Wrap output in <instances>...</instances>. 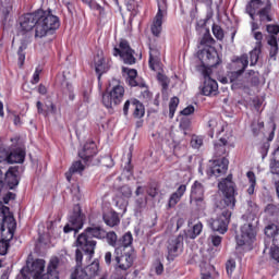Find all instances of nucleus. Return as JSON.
Masks as SVG:
<instances>
[{"instance_id": "nucleus-1", "label": "nucleus", "mask_w": 279, "mask_h": 279, "mask_svg": "<svg viewBox=\"0 0 279 279\" xmlns=\"http://www.w3.org/2000/svg\"><path fill=\"white\" fill-rule=\"evenodd\" d=\"M94 239H106V231L101 229V227H90L85 230L84 233L80 234L76 239V263L77 265H82V251L85 254H89L93 256L95 254V247L97 242ZM82 250V251H80Z\"/></svg>"}, {"instance_id": "nucleus-2", "label": "nucleus", "mask_w": 279, "mask_h": 279, "mask_svg": "<svg viewBox=\"0 0 279 279\" xmlns=\"http://www.w3.org/2000/svg\"><path fill=\"white\" fill-rule=\"evenodd\" d=\"M0 217L4 219V229L0 233V255L5 256L8 254V247H10V241L14 239V231L16 230V220L12 214H10V208L0 203Z\"/></svg>"}, {"instance_id": "nucleus-3", "label": "nucleus", "mask_w": 279, "mask_h": 279, "mask_svg": "<svg viewBox=\"0 0 279 279\" xmlns=\"http://www.w3.org/2000/svg\"><path fill=\"white\" fill-rule=\"evenodd\" d=\"M244 223L240 232L235 236L236 245L243 247V245L250 246L253 241H256V226L258 223V217L256 214H247L243 216Z\"/></svg>"}, {"instance_id": "nucleus-4", "label": "nucleus", "mask_w": 279, "mask_h": 279, "mask_svg": "<svg viewBox=\"0 0 279 279\" xmlns=\"http://www.w3.org/2000/svg\"><path fill=\"white\" fill-rule=\"evenodd\" d=\"M60 27V20L50 12L41 10L35 24V38H45Z\"/></svg>"}, {"instance_id": "nucleus-5", "label": "nucleus", "mask_w": 279, "mask_h": 279, "mask_svg": "<svg viewBox=\"0 0 279 279\" xmlns=\"http://www.w3.org/2000/svg\"><path fill=\"white\" fill-rule=\"evenodd\" d=\"M58 267H60V259L52 257L49 262L47 274L43 276L45 271V259H37L32 263L29 271L33 279H60L58 276Z\"/></svg>"}, {"instance_id": "nucleus-6", "label": "nucleus", "mask_w": 279, "mask_h": 279, "mask_svg": "<svg viewBox=\"0 0 279 279\" xmlns=\"http://www.w3.org/2000/svg\"><path fill=\"white\" fill-rule=\"evenodd\" d=\"M190 202L198 211L206 210V201H204V184L198 181L194 182L191 189Z\"/></svg>"}, {"instance_id": "nucleus-7", "label": "nucleus", "mask_w": 279, "mask_h": 279, "mask_svg": "<svg viewBox=\"0 0 279 279\" xmlns=\"http://www.w3.org/2000/svg\"><path fill=\"white\" fill-rule=\"evenodd\" d=\"M219 191L225 195V204L228 208H234L236 199L234 198V182H232V177H228L218 184Z\"/></svg>"}, {"instance_id": "nucleus-8", "label": "nucleus", "mask_w": 279, "mask_h": 279, "mask_svg": "<svg viewBox=\"0 0 279 279\" xmlns=\"http://www.w3.org/2000/svg\"><path fill=\"white\" fill-rule=\"evenodd\" d=\"M210 73H213L211 69H208V68L202 69V75L204 77V85L202 88V93L206 97H215V95L219 93V85L217 84V81L210 77Z\"/></svg>"}, {"instance_id": "nucleus-9", "label": "nucleus", "mask_w": 279, "mask_h": 279, "mask_svg": "<svg viewBox=\"0 0 279 279\" xmlns=\"http://www.w3.org/2000/svg\"><path fill=\"white\" fill-rule=\"evenodd\" d=\"M125 89L121 85L113 86L112 90L104 94L102 104L106 108H114V106H119L121 104V99H123V95Z\"/></svg>"}, {"instance_id": "nucleus-10", "label": "nucleus", "mask_w": 279, "mask_h": 279, "mask_svg": "<svg viewBox=\"0 0 279 279\" xmlns=\"http://www.w3.org/2000/svg\"><path fill=\"white\" fill-rule=\"evenodd\" d=\"M199 58L203 62V66H201V73L203 69H210L219 64V53H217V50H215L214 47L203 49L199 53Z\"/></svg>"}, {"instance_id": "nucleus-11", "label": "nucleus", "mask_w": 279, "mask_h": 279, "mask_svg": "<svg viewBox=\"0 0 279 279\" xmlns=\"http://www.w3.org/2000/svg\"><path fill=\"white\" fill-rule=\"evenodd\" d=\"M232 211L223 209L218 218L210 222L211 230L219 232L220 234H226V232H228V223H230Z\"/></svg>"}, {"instance_id": "nucleus-12", "label": "nucleus", "mask_w": 279, "mask_h": 279, "mask_svg": "<svg viewBox=\"0 0 279 279\" xmlns=\"http://www.w3.org/2000/svg\"><path fill=\"white\" fill-rule=\"evenodd\" d=\"M167 250L168 258H170V260H173L175 256H180V254H182V251L184 250V235L179 234L170 238L168 240Z\"/></svg>"}, {"instance_id": "nucleus-13", "label": "nucleus", "mask_w": 279, "mask_h": 279, "mask_svg": "<svg viewBox=\"0 0 279 279\" xmlns=\"http://www.w3.org/2000/svg\"><path fill=\"white\" fill-rule=\"evenodd\" d=\"M113 56H120L124 64H134L136 58H134V50L130 48V44L126 40H121L119 48L113 49Z\"/></svg>"}, {"instance_id": "nucleus-14", "label": "nucleus", "mask_w": 279, "mask_h": 279, "mask_svg": "<svg viewBox=\"0 0 279 279\" xmlns=\"http://www.w3.org/2000/svg\"><path fill=\"white\" fill-rule=\"evenodd\" d=\"M114 254V260L120 269L125 271L132 267L134 259L132 258L130 252L125 251V247H116Z\"/></svg>"}, {"instance_id": "nucleus-15", "label": "nucleus", "mask_w": 279, "mask_h": 279, "mask_svg": "<svg viewBox=\"0 0 279 279\" xmlns=\"http://www.w3.org/2000/svg\"><path fill=\"white\" fill-rule=\"evenodd\" d=\"M229 161L227 158L214 160L208 162L207 175H215V178H219L223 175L226 171H228Z\"/></svg>"}, {"instance_id": "nucleus-16", "label": "nucleus", "mask_w": 279, "mask_h": 279, "mask_svg": "<svg viewBox=\"0 0 279 279\" xmlns=\"http://www.w3.org/2000/svg\"><path fill=\"white\" fill-rule=\"evenodd\" d=\"M40 11L38 10L35 13H27L20 17V27L22 32H32L36 27V23L40 16Z\"/></svg>"}, {"instance_id": "nucleus-17", "label": "nucleus", "mask_w": 279, "mask_h": 279, "mask_svg": "<svg viewBox=\"0 0 279 279\" xmlns=\"http://www.w3.org/2000/svg\"><path fill=\"white\" fill-rule=\"evenodd\" d=\"M165 16H167V7H165V2H159L158 12L151 25L154 36H160V32H162V19H165Z\"/></svg>"}, {"instance_id": "nucleus-18", "label": "nucleus", "mask_w": 279, "mask_h": 279, "mask_svg": "<svg viewBox=\"0 0 279 279\" xmlns=\"http://www.w3.org/2000/svg\"><path fill=\"white\" fill-rule=\"evenodd\" d=\"M130 109L133 110V117H135V119H142V117H145V107L143 104H141V101L136 99L128 100L123 107V112L125 116H128V111Z\"/></svg>"}, {"instance_id": "nucleus-19", "label": "nucleus", "mask_w": 279, "mask_h": 279, "mask_svg": "<svg viewBox=\"0 0 279 279\" xmlns=\"http://www.w3.org/2000/svg\"><path fill=\"white\" fill-rule=\"evenodd\" d=\"M84 226V216L80 214V211L75 213L74 215L70 216L69 222L63 228V232H77V230H82V227Z\"/></svg>"}, {"instance_id": "nucleus-20", "label": "nucleus", "mask_w": 279, "mask_h": 279, "mask_svg": "<svg viewBox=\"0 0 279 279\" xmlns=\"http://www.w3.org/2000/svg\"><path fill=\"white\" fill-rule=\"evenodd\" d=\"M148 62L151 71H156V73L162 71V62H160V51L158 49L150 48Z\"/></svg>"}, {"instance_id": "nucleus-21", "label": "nucleus", "mask_w": 279, "mask_h": 279, "mask_svg": "<svg viewBox=\"0 0 279 279\" xmlns=\"http://www.w3.org/2000/svg\"><path fill=\"white\" fill-rule=\"evenodd\" d=\"M94 66L96 69V73L99 74V77H101L102 73H106V71H108L109 65L108 62H106V58L104 57L102 51H98L97 54L94 57Z\"/></svg>"}, {"instance_id": "nucleus-22", "label": "nucleus", "mask_w": 279, "mask_h": 279, "mask_svg": "<svg viewBox=\"0 0 279 279\" xmlns=\"http://www.w3.org/2000/svg\"><path fill=\"white\" fill-rule=\"evenodd\" d=\"M96 155L97 145H95V142L86 143L83 149L78 153L80 158H82L83 160H90V158Z\"/></svg>"}, {"instance_id": "nucleus-23", "label": "nucleus", "mask_w": 279, "mask_h": 279, "mask_svg": "<svg viewBox=\"0 0 279 279\" xmlns=\"http://www.w3.org/2000/svg\"><path fill=\"white\" fill-rule=\"evenodd\" d=\"M186 193V185L182 184L180 185L174 193L171 194L169 202H168V208H175V205L182 199L184 194Z\"/></svg>"}, {"instance_id": "nucleus-24", "label": "nucleus", "mask_w": 279, "mask_h": 279, "mask_svg": "<svg viewBox=\"0 0 279 279\" xmlns=\"http://www.w3.org/2000/svg\"><path fill=\"white\" fill-rule=\"evenodd\" d=\"M25 160V150L23 148H17L13 150L10 155H7V162L11 165L21 163Z\"/></svg>"}, {"instance_id": "nucleus-25", "label": "nucleus", "mask_w": 279, "mask_h": 279, "mask_svg": "<svg viewBox=\"0 0 279 279\" xmlns=\"http://www.w3.org/2000/svg\"><path fill=\"white\" fill-rule=\"evenodd\" d=\"M122 73L124 77H126L129 86H138V83H136V76L138 75V72H136V70L123 68Z\"/></svg>"}, {"instance_id": "nucleus-26", "label": "nucleus", "mask_w": 279, "mask_h": 279, "mask_svg": "<svg viewBox=\"0 0 279 279\" xmlns=\"http://www.w3.org/2000/svg\"><path fill=\"white\" fill-rule=\"evenodd\" d=\"M234 66H238V70L233 72V75H241L245 69H247V64H250V60L246 54L241 56L233 62Z\"/></svg>"}, {"instance_id": "nucleus-27", "label": "nucleus", "mask_w": 279, "mask_h": 279, "mask_svg": "<svg viewBox=\"0 0 279 279\" xmlns=\"http://www.w3.org/2000/svg\"><path fill=\"white\" fill-rule=\"evenodd\" d=\"M260 8H263V1L260 0H251L246 5V13L250 15L252 21H254V14H256Z\"/></svg>"}, {"instance_id": "nucleus-28", "label": "nucleus", "mask_w": 279, "mask_h": 279, "mask_svg": "<svg viewBox=\"0 0 279 279\" xmlns=\"http://www.w3.org/2000/svg\"><path fill=\"white\" fill-rule=\"evenodd\" d=\"M12 10H13L12 0H0V13L2 14V16H4V19H7L8 16H10V14H12Z\"/></svg>"}, {"instance_id": "nucleus-29", "label": "nucleus", "mask_w": 279, "mask_h": 279, "mask_svg": "<svg viewBox=\"0 0 279 279\" xmlns=\"http://www.w3.org/2000/svg\"><path fill=\"white\" fill-rule=\"evenodd\" d=\"M226 134H220V143H222L223 146L226 145H234V136H232V130L228 128V125L225 126Z\"/></svg>"}, {"instance_id": "nucleus-30", "label": "nucleus", "mask_w": 279, "mask_h": 279, "mask_svg": "<svg viewBox=\"0 0 279 279\" xmlns=\"http://www.w3.org/2000/svg\"><path fill=\"white\" fill-rule=\"evenodd\" d=\"M132 241H134V238H132L131 232H128L118 241L117 247H124V251L128 252V247L132 245Z\"/></svg>"}, {"instance_id": "nucleus-31", "label": "nucleus", "mask_w": 279, "mask_h": 279, "mask_svg": "<svg viewBox=\"0 0 279 279\" xmlns=\"http://www.w3.org/2000/svg\"><path fill=\"white\" fill-rule=\"evenodd\" d=\"M83 170L84 166L82 165V161H75L65 173L68 182H71V175H73V173H82Z\"/></svg>"}, {"instance_id": "nucleus-32", "label": "nucleus", "mask_w": 279, "mask_h": 279, "mask_svg": "<svg viewBox=\"0 0 279 279\" xmlns=\"http://www.w3.org/2000/svg\"><path fill=\"white\" fill-rule=\"evenodd\" d=\"M208 128H210L211 132H216V134L221 135L226 132V125L219 123L216 119L209 120Z\"/></svg>"}, {"instance_id": "nucleus-33", "label": "nucleus", "mask_w": 279, "mask_h": 279, "mask_svg": "<svg viewBox=\"0 0 279 279\" xmlns=\"http://www.w3.org/2000/svg\"><path fill=\"white\" fill-rule=\"evenodd\" d=\"M271 10V7L270 5H267L265 8H262L259 11H258V16H259V21L260 23H270L271 21V16L269 15V12Z\"/></svg>"}, {"instance_id": "nucleus-34", "label": "nucleus", "mask_w": 279, "mask_h": 279, "mask_svg": "<svg viewBox=\"0 0 279 279\" xmlns=\"http://www.w3.org/2000/svg\"><path fill=\"white\" fill-rule=\"evenodd\" d=\"M104 220L107 223V226H110V228H114V226H119V216L114 213H110L104 216Z\"/></svg>"}, {"instance_id": "nucleus-35", "label": "nucleus", "mask_w": 279, "mask_h": 279, "mask_svg": "<svg viewBox=\"0 0 279 279\" xmlns=\"http://www.w3.org/2000/svg\"><path fill=\"white\" fill-rule=\"evenodd\" d=\"M246 178L251 184L250 187L247 189V193L248 195H254V189L256 186V174H254V172L252 171H248L246 173Z\"/></svg>"}, {"instance_id": "nucleus-36", "label": "nucleus", "mask_w": 279, "mask_h": 279, "mask_svg": "<svg viewBox=\"0 0 279 279\" xmlns=\"http://www.w3.org/2000/svg\"><path fill=\"white\" fill-rule=\"evenodd\" d=\"M279 232L278 226L269 225L265 228V234L268 239H276V234Z\"/></svg>"}, {"instance_id": "nucleus-37", "label": "nucleus", "mask_w": 279, "mask_h": 279, "mask_svg": "<svg viewBox=\"0 0 279 279\" xmlns=\"http://www.w3.org/2000/svg\"><path fill=\"white\" fill-rule=\"evenodd\" d=\"M202 229H203V226L201 222L194 225L193 230L189 231L187 236L190 239H197V236H199V234H202Z\"/></svg>"}, {"instance_id": "nucleus-38", "label": "nucleus", "mask_w": 279, "mask_h": 279, "mask_svg": "<svg viewBox=\"0 0 279 279\" xmlns=\"http://www.w3.org/2000/svg\"><path fill=\"white\" fill-rule=\"evenodd\" d=\"M251 66H254L258 62V58L260 56V47H255L251 53Z\"/></svg>"}, {"instance_id": "nucleus-39", "label": "nucleus", "mask_w": 279, "mask_h": 279, "mask_svg": "<svg viewBox=\"0 0 279 279\" xmlns=\"http://www.w3.org/2000/svg\"><path fill=\"white\" fill-rule=\"evenodd\" d=\"M179 104H180V99H178V97H173L170 100V105H169L170 119H173V114H175V110H177Z\"/></svg>"}, {"instance_id": "nucleus-40", "label": "nucleus", "mask_w": 279, "mask_h": 279, "mask_svg": "<svg viewBox=\"0 0 279 279\" xmlns=\"http://www.w3.org/2000/svg\"><path fill=\"white\" fill-rule=\"evenodd\" d=\"M215 44V39H213V36H210L209 32H206L201 39V45H205V47H210V45Z\"/></svg>"}, {"instance_id": "nucleus-41", "label": "nucleus", "mask_w": 279, "mask_h": 279, "mask_svg": "<svg viewBox=\"0 0 279 279\" xmlns=\"http://www.w3.org/2000/svg\"><path fill=\"white\" fill-rule=\"evenodd\" d=\"M157 80L160 82L162 88H169V78L162 74V71L157 72Z\"/></svg>"}, {"instance_id": "nucleus-42", "label": "nucleus", "mask_w": 279, "mask_h": 279, "mask_svg": "<svg viewBox=\"0 0 279 279\" xmlns=\"http://www.w3.org/2000/svg\"><path fill=\"white\" fill-rule=\"evenodd\" d=\"M106 238L109 245H111L112 247H119V242H117V233L114 232L106 233Z\"/></svg>"}, {"instance_id": "nucleus-43", "label": "nucleus", "mask_w": 279, "mask_h": 279, "mask_svg": "<svg viewBox=\"0 0 279 279\" xmlns=\"http://www.w3.org/2000/svg\"><path fill=\"white\" fill-rule=\"evenodd\" d=\"M191 145L194 149H199L202 145H204V140L197 135L192 136Z\"/></svg>"}, {"instance_id": "nucleus-44", "label": "nucleus", "mask_w": 279, "mask_h": 279, "mask_svg": "<svg viewBox=\"0 0 279 279\" xmlns=\"http://www.w3.org/2000/svg\"><path fill=\"white\" fill-rule=\"evenodd\" d=\"M213 34L217 38V40H223V29H221V26L214 25Z\"/></svg>"}, {"instance_id": "nucleus-45", "label": "nucleus", "mask_w": 279, "mask_h": 279, "mask_svg": "<svg viewBox=\"0 0 279 279\" xmlns=\"http://www.w3.org/2000/svg\"><path fill=\"white\" fill-rule=\"evenodd\" d=\"M234 269H236V262H234V259H229L227 262V274H228V276H232V274H234Z\"/></svg>"}, {"instance_id": "nucleus-46", "label": "nucleus", "mask_w": 279, "mask_h": 279, "mask_svg": "<svg viewBox=\"0 0 279 279\" xmlns=\"http://www.w3.org/2000/svg\"><path fill=\"white\" fill-rule=\"evenodd\" d=\"M135 204L137 208H145L147 206V196L137 197Z\"/></svg>"}, {"instance_id": "nucleus-47", "label": "nucleus", "mask_w": 279, "mask_h": 279, "mask_svg": "<svg viewBox=\"0 0 279 279\" xmlns=\"http://www.w3.org/2000/svg\"><path fill=\"white\" fill-rule=\"evenodd\" d=\"M40 73H43V68L37 66L33 74V84H38L40 82Z\"/></svg>"}, {"instance_id": "nucleus-48", "label": "nucleus", "mask_w": 279, "mask_h": 279, "mask_svg": "<svg viewBox=\"0 0 279 279\" xmlns=\"http://www.w3.org/2000/svg\"><path fill=\"white\" fill-rule=\"evenodd\" d=\"M270 173H275L276 175H279V159H275L270 163Z\"/></svg>"}, {"instance_id": "nucleus-49", "label": "nucleus", "mask_w": 279, "mask_h": 279, "mask_svg": "<svg viewBox=\"0 0 279 279\" xmlns=\"http://www.w3.org/2000/svg\"><path fill=\"white\" fill-rule=\"evenodd\" d=\"M120 192L123 195V197H126V198L132 197V189L128 185H123L120 189Z\"/></svg>"}, {"instance_id": "nucleus-50", "label": "nucleus", "mask_w": 279, "mask_h": 279, "mask_svg": "<svg viewBox=\"0 0 279 279\" xmlns=\"http://www.w3.org/2000/svg\"><path fill=\"white\" fill-rule=\"evenodd\" d=\"M154 269H155V274H157V276H160L162 275V271H165V266H162V263L156 262L154 264Z\"/></svg>"}, {"instance_id": "nucleus-51", "label": "nucleus", "mask_w": 279, "mask_h": 279, "mask_svg": "<svg viewBox=\"0 0 279 279\" xmlns=\"http://www.w3.org/2000/svg\"><path fill=\"white\" fill-rule=\"evenodd\" d=\"M209 241L214 245V247H219V245H221V236L219 235H211L209 238Z\"/></svg>"}, {"instance_id": "nucleus-52", "label": "nucleus", "mask_w": 279, "mask_h": 279, "mask_svg": "<svg viewBox=\"0 0 279 279\" xmlns=\"http://www.w3.org/2000/svg\"><path fill=\"white\" fill-rule=\"evenodd\" d=\"M270 254H271V257L277 260V263H279V248L276 247L275 245H272L270 247Z\"/></svg>"}, {"instance_id": "nucleus-53", "label": "nucleus", "mask_w": 279, "mask_h": 279, "mask_svg": "<svg viewBox=\"0 0 279 279\" xmlns=\"http://www.w3.org/2000/svg\"><path fill=\"white\" fill-rule=\"evenodd\" d=\"M253 36H254L255 40H257L255 47H259V49H260L262 43H263V33H260V32H255Z\"/></svg>"}, {"instance_id": "nucleus-54", "label": "nucleus", "mask_w": 279, "mask_h": 279, "mask_svg": "<svg viewBox=\"0 0 279 279\" xmlns=\"http://www.w3.org/2000/svg\"><path fill=\"white\" fill-rule=\"evenodd\" d=\"M193 112H195V107L187 106L181 111V114H183L184 117H189V114H193Z\"/></svg>"}, {"instance_id": "nucleus-55", "label": "nucleus", "mask_w": 279, "mask_h": 279, "mask_svg": "<svg viewBox=\"0 0 279 279\" xmlns=\"http://www.w3.org/2000/svg\"><path fill=\"white\" fill-rule=\"evenodd\" d=\"M266 31L268 32V34H278L279 26L278 25H267Z\"/></svg>"}, {"instance_id": "nucleus-56", "label": "nucleus", "mask_w": 279, "mask_h": 279, "mask_svg": "<svg viewBox=\"0 0 279 279\" xmlns=\"http://www.w3.org/2000/svg\"><path fill=\"white\" fill-rule=\"evenodd\" d=\"M146 193L148 197H156L158 195V189L150 186L148 190H146Z\"/></svg>"}, {"instance_id": "nucleus-57", "label": "nucleus", "mask_w": 279, "mask_h": 279, "mask_svg": "<svg viewBox=\"0 0 279 279\" xmlns=\"http://www.w3.org/2000/svg\"><path fill=\"white\" fill-rule=\"evenodd\" d=\"M89 270L92 271V274H97V271H99V263L98 262H93L89 265Z\"/></svg>"}, {"instance_id": "nucleus-58", "label": "nucleus", "mask_w": 279, "mask_h": 279, "mask_svg": "<svg viewBox=\"0 0 279 279\" xmlns=\"http://www.w3.org/2000/svg\"><path fill=\"white\" fill-rule=\"evenodd\" d=\"M146 192H147V189L145 186L140 185L135 190V195H136V197H141V195H145Z\"/></svg>"}, {"instance_id": "nucleus-59", "label": "nucleus", "mask_w": 279, "mask_h": 279, "mask_svg": "<svg viewBox=\"0 0 279 279\" xmlns=\"http://www.w3.org/2000/svg\"><path fill=\"white\" fill-rule=\"evenodd\" d=\"M17 54H19L20 66H23V62H25V54L23 53V47H20Z\"/></svg>"}, {"instance_id": "nucleus-60", "label": "nucleus", "mask_w": 279, "mask_h": 279, "mask_svg": "<svg viewBox=\"0 0 279 279\" xmlns=\"http://www.w3.org/2000/svg\"><path fill=\"white\" fill-rule=\"evenodd\" d=\"M268 45L270 47H278V39H276L275 36H270V38L268 39Z\"/></svg>"}, {"instance_id": "nucleus-61", "label": "nucleus", "mask_w": 279, "mask_h": 279, "mask_svg": "<svg viewBox=\"0 0 279 279\" xmlns=\"http://www.w3.org/2000/svg\"><path fill=\"white\" fill-rule=\"evenodd\" d=\"M104 162H105L106 167H114V161L112 160V157H106L104 159Z\"/></svg>"}, {"instance_id": "nucleus-62", "label": "nucleus", "mask_w": 279, "mask_h": 279, "mask_svg": "<svg viewBox=\"0 0 279 279\" xmlns=\"http://www.w3.org/2000/svg\"><path fill=\"white\" fill-rule=\"evenodd\" d=\"M105 262L107 265H110V263H112V253L111 252L105 253Z\"/></svg>"}, {"instance_id": "nucleus-63", "label": "nucleus", "mask_w": 279, "mask_h": 279, "mask_svg": "<svg viewBox=\"0 0 279 279\" xmlns=\"http://www.w3.org/2000/svg\"><path fill=\"white\" fill-rule=\"evenodd\" d=\"M277 53H278V46L270 47V58H274V60H276Z\"/></svg>"}, {"instance_id": "nucleus-64", "label": "nucleus", "mask_w": 279, "mask_h": 279, "mask_svg": "<svg viewBox=\"0 0 279 279\" xmlns=\"http://www.w3.org/2000/svg\"><path fill=\"white\" fill-rule=\"evenodd\" d=\"M10 199H14V194H12V192H9L7 194V197L3 198L4 204H8L10 202Z\"/></svg>"}]
</instances>
